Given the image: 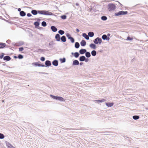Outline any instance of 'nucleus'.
Segmentation results:
<instances>
[{
    "label": "nucleus",
    "instance_id": "56",
    "mask_svg": "<svg viewBox=\"0 0 148 148\" xmlns=\"http://www.w3.org/2000/svg\"><path fill=\"white\" fill-rule=\"evenodd\" d=\"M43 73V74H46V73Z\"/></svg>",
    "mask_w": 148,
    "mask_h": 148
},
{
    "label": "nucleus",
    "instance_id": "41",
    "mask_svg": "<svg viewBox=\"0 0 148 148\" xmlns=\"http://www.w3.org/2000/svg\"><path fill=\"white\" fill-rule=\"evenodd\" d=\"M133 39V38H132L130 37L129 36L127 37V40H132Z\"/></svg>",
    "mask_w": 148,
    "mask_h": 148
},
{
    "label": "nucleus",
    "instance_id": "38",
    "mask_svg": "<svg viewBox=\"0 0 148 148\" xmlns=\"http://www.w3.org/2000/svg\"><path fill=\"white\" fill-rule=\"evenodd\" d=\"M60 60L62 63L64 62H65L66 61L65 58H63V59H60Z\"/></svg>",
    "mask_w": 148,
    "mask_h": 148
},
{
    "label": "nucleus",
    "instance_id": "53",
    "mask_svg": "<svg viewBox=\"0 0 148 148\" xmlns=\"http://www.w3.org/2000/svg\"><path fill=\"white\" fill-rule=\"evenodd\" d=\"M83 64V63L82 62H80V63H79V64L80 65H82V64Z\"/></svg>",
    "mask_w": 148,
    "mask_h": 148
},
{
    "label": "nucleus",
    "instance_id": "22",
    "mask_svg": "<svg viewBox=\"0 0 148 148\" xmlns=\"http://www.w3.org/2000/svg\"><path fill=\"white\" fill-rule=\"evenodd\" d=\"M88 35L89 37H92L94 35V33L93 32H89L88 33Z\"/></svg>",
    "mask_w": 148,
    "mask_h": 148
},
{
    "label": "nucleus",
    "instance_id": "30",
    "mask_svg": "<svg viewBox=\"0 0 148 148\" xmlns=\"http://www.w3.org/2000/svg\"><path fill=\"white\" fill-rule=\"evenodd\" d=\"M58 33L60 35H62L64 34V31L62 30H60L59 31Z\"/></svg>",
    "mask_w": 148,
    "mask_h": 148
},
{
    "label": "nucleus",
    "instance_id": "3",
    "mask_svg": "<svg viewBox=\"0 0 148 148\" xmlns=\"http://www.w3.org/2000/svg\"><path fill=\"white\" fill-rule=\"evenodd\" d=\"M108 10L109 11H111L114 10L116 8V6L114 4L110 3L108 4Z\"/></svg>",
    "mask_w": 148,
    "mask_h": 148
},
{
    "label": "nucleus",
    "instance_id": "19",
    "mask_svg": "<svg viewBox=\"0 0 148 148\" xmlns=\"http://www.w3.org/2000/svg\"><path fill=\"white\" fill-rule=\"evenodd\" d=\"M61 40L62 42H65L66 41V37L64 36H62L61 38Z\"/></svg>",
    "mask_w": 148,
    "mask_h": 148
},
{
    "label": "nucleus",
    "instance_id": "12",
    "mask_svg": "<svg viewBox=\"0 0 148 148\" xmlns=\"http://www.w3.org/2000/svg\"><path fill=\"white\" fill-rule=\"evenodd\" d=\"M11 58L9 56H6L4 57L3 60H4L8 61L11 60Z\"/></svg>",
    "mask_w": 148,
    "mask_h": 148
},
{
    "label": "nucleus",
    "instance_id": "15",
    "mask_svg": "<svg viewBox=\"0 0 148 148\" xmlns=\"http://www.w3.org/2000/svg\"><path fill=\"white\" fill-rule=\"evenodd\" d=\"M82 36L86 40H89V38L88 35H87L85 33H83L82 34Z\"/></svg>",
    "mask_w": 148,
    "mask_h": 148
},
{
    "label": "nucleus",
    "instance_id": "31",
    "mask_svg": "<svg viewBox=\"0 0 148 148\" xmlns=\"http://www.w3.org/2000/svg\"><path fill=\"white\" fill-rule=\"evenodd\" d=\"M107 19V17L105 16H103L101 17V19L103 21H106Z\"/></svg>",
    "mask_w": 148,
    "mask_h": 148
},
{
    "label": "nucleus",
    "instance_id": "25",
    "mask_svg": "<svg viewBox=\"0 0 148 148\" xmlns=\"http://www.w3.org/2000/svg\"><path fill=\"white\" fill-rule=\"evenodd\" d=\"M5 46V44L3 43H0V48H3Z\"/></svg>",
    "mask_w": 148,
    "mask_h": 148
},
{
    "label": "nucleus",
    "instance_id": "26",
    "mask_svg": "<svg viewBox=\"0 0 148 148\" xmlns=\"http://www.w3.org/2000/svg\"><path fill=\"white\" fill-rule=\"evenodd\" d=\"M7 145L8 148H15L12 145L9 143L7 144Z\"/></svg>",
    "mask_w": 148,
    "mask_h": 148
},
{
    "label": "nucleus",
    "instance_id": "1",
    "mask_svg": "<svg viewBox=\"0 0 148 148\" xmlns=\"http://www.w3.org/2000/svg\"><path fill=\"white\" fill-rule=\"evenodd\" d=\"M41 14L46 15H52L53 13L50 12L47 10H38V11L35 10H32L31 13L34 15H36L37 14V13Z\"/></svg>",
    "mask_w": 148,
    "mask_h": 148
},
{
    "label": "nucleus",
    "instance_id": "8",
    "mask_svg": "<svg viewBox=\"0 0 148 148\" xmlns=\"http://www.w3.org/2000/svg\"><path fill=\"white\" fill-rule=\"evenodd\" d=\"M45 64L46 65L45 66H49L51 64V62L49 60H46L45 62Z\"/></svg>",
    "mask_w": 148,
    "mask_h": 148
},
{
    "label": "nucleus",
    "instance_id": "51",
    "mask_svg": "<svg viewBox=\"0 0 148 148\" xmlns=\"http://www.w3.org/2000/svg\"><path fill=\"white\" fill-rule=\"evenodd\" d=\"M18 11H19L20 12V11H21V9L20 8H19L18 9Z\"/></svg>",
    "mask_w": 148,
    "mask_h": 148
},
{
    "label": "nucleus",
    "instance_id": "43",
    "mask_svg": "<svg viewBox=\"0 0 148 148\" xmlns=\"http://www.w3.org/2000/svg\"><path fill=\"white\" fill-rule=\"evenodd\" d=\"M40 60L42 61H43L45 60V58L44 57H42L40 58Z\"/></svg>",
    "mask_w": 148,
    "mask_h": 148
},
{
    "label": "nucleus",
    "instance_id": "5",
    "mask_svg": "<svg viewBox=\"0 0 148 148\" xmlns=\"http://www.w3.org/2000/svg\"><path fill=\"white\" fill-rule=\"evenodd\" d=\"M95 44H97L98 43L101 44L102 42V40L101 38L97 37L95 38L93 41Z\"/></svg>",
    "mask_w": 148,
    "mask_h": 148
},
{
    "label": "nucleus",
    "instance_id": "6",
    "mask_svg": "<svg viewBox=\"0 0 148 148\" xmlns=\"http://www.w3.org/2000/svg\"><path fill=\"white\" fill-rule=\"evenodd\" d=\"M55 38L56 40L58 41H60V35L58 34H57L55 36Z\"/></svg>",
    "mask_w": 148,
    "mask_h": 148
},
{
    "label": "nucleus",
    "instance_id": "35",
    "mask_svg": "<svg viewBox=\"0 0 148 148\" xmlns=\"http://www.w3.org/2000/svg\"><path fill=\"white\" fill-rule=\"evenodd\" d=\"M69 39L71 41V43H73L74 42L75 40L74 38L73 37H71V38H70Z\"/></svg>",
    "mask_w": 148,
    "mask_h": 148
},
{
    "label": "nucleus",
    "instance_id": "34",
    "mask_svg": "<svg viewBox=\"0 0 148 148\" xmlns=\"http://www.w3.org/2000/svg\"><path fill=\"white\" fill-rule=\"evenodd\" d=\"M42 25L43 27H45L47 25L45 21H43L42 23Z\"/></svg>",
    "mask_w": 148,
    "mask_h": 148
},
{
    "label": "nucleus",
    "instance_id": "49",
    "mask_svg": "<svg viewBox=\"0 0 148 148\" xmlns=\"http://www.w3.org/2000/svg\"><path fill=\"white\" fill-rule=\"evenodd\" d=\"M110 38L109 37H107V38H106V40H109Z\"/></svg>",
    "mask_w": 148,
    "mask_h": 148
},
{
    "label": "nucleus",
    "instance_id": "21",
    "mask_svg": "<svg viewBox=\"0 0 148 148\" xmlns=\"http://www.w3.org/2000/svg\"><path fill=\"white\" fill-rule=\"evenodd\" d=\"M20 15L22 16H24L26 15L25 13L23 11H21L20 12Z\"/></svg>",
    "mask_w": 148,
    "mask_h": 148
},
{
    "label": "nucleus",
    "instance_id": "23",
    "mask_svg": "<svg viewBox=\"0 0 148 148\" xmlns=\"http://www.w3.org/2000/svg\"><path fill=\"white\" fill-rule=\"evenodd\" d=\"M86 56L87 58H89L91 56L90 53L89 52H86L85 53Z\"/></svg>",
    "mask_w": 148,
    "mask_h": 148
},
{
    "label": "nucleus",
    "instance_id": "52",
    "mask_svg": "<svg viewBox=\"0 0 148 148\" xmlns=\"http://www.w3.org/2000/svg\"><path fill=\"white\" fill-rule=\"evenodd\" d=\"M107 35L108 37H109L110 36V34L108 33L107 34Z\"/></svg>",
    "mask_w": 148,
    "mask_h": 148
},
{
    "label": "nucleus",
    "instance_id": "18",
    "mask_svg": "<svg viewBox=\"0 0 148 148\" xmlns=\"http://www.w3.org/2000/svg\"><path fill=\"white\" fill-rule=\"evenodd\" d=\"M51 29L53 32H56L57 31V28L53 26L51 27Z\"/></svg>",
    "mask_w": 148,
    "mask_h": 148
},
{
    "label": "nucleus",
    "instance_id": "20",
    "mask_svg": "<svg viewBox=\"0 0 148 148\" xmlns=\"http://www.w3.org/2000/svg\"><path fill=\"white\" fill-rule=\"evenodd\" d=\"M71 54H74V56L76 58H78L79 57V53L77 52H76L75 53H73L72 52Z\"/></svg>",
    "mask_w": 148,
    "mask_h": 148
},
{
    "label": "nucleus",
    "instance_id": "13",
    "mask_svg": "<svg viewBox=\"0 0 148 148\" xmlns=\"http://www.w3.org/2000/svg\"><path fill=\"white\" fill-rule=\"evenodd\" d=\"M86 49H81L79 51L80 53L81 54H84V53H86Z\"/></svg>",
    "mask_w": 148,
    "mask_h": 148
},
{
    "label": "nucleus",
    "instance_id": "44",
    "mask_svg": "<svg viewBox=\"0 0 148 148\" xmlns=\"http://www.w3.org/2000/svg\"><path fill=\"white\" fill-rule=\"evenodd\" d=\"M3 56H4V54L2 53V54L0 55V58L2 59L3 58Z\"/></svg>",
    "mask_w": 148,
    "mask_h": 148
},
{
    "label": "nucleus",
    "instance_id": "37",
    "mask_svg": "<svg viewBox=\"0 0 148 148\" xmlns=\"http://www.w3.org/2000/svg\"><path fill=\"white\" fill-rule=\"evenodd\" d=\"M61 17L63 19H65L66 18V16L65 15H63L61 16Z\"/></svg>",
    "mask_w": 148,
    "mask_h": 148
},
{
    "label": "nucleus",
    "instance_id": "55",
    "mask_svg": "<svg viewBox=\"0 0 148 148\" xmlns=\"http://www.w3.org/2000/svg\"><path fill=\"white\" fill-rule=\"evenodd\" d=\"M14 58H17V57H16V56H14Z\"/></svg>",
    "mask_w": 148,
    "mask_h": 148
},
{
    "label": "nucleus",
    "instance_id": "46",
    "mask_svg": "<svg viewBox=\"0 0 148 148\" xmlns=\"http://www.w3.org/2000/svg\"><path fill=\"white\" fill-rule=\"evenodd\" d=\"M85 61L86 62H88L89 61V59L88 58H86V60H85Z\"/></svg>",
    "mask_w": 148,
    "mask_h": 148
},
{
    "label": "nucleus",
    "instance_id": "27",
    "mask_svg": "<svg viewBox=\"0 0 148 148\" xmlns=\"http://www.w3.org/2000/svg\"><path fill=\"white\" fill-rule=\"evenodd\" d=\"M75 47L76 48H78L79 47V44L78 42H76L75 43Z\"/></svg>",
    "mask_w": 148,
    "mask_h": 148
},
{
    "label": "nucleus",
    "instance_id": "9",
    "mask_svg": "<svg viewBox=\"0 0 148 148\" xmlns=\"http://www.w3.org/2000/svg\"><path fill=\"white\" fill-rule=\"evenodd\" d=\"M52 64L55 66H57L58 65V61L57 60H55L52 62Z\"/></svg>",
    "mask_w": 148,
    "mask_h": 148
},
{
    "label": "nucleus",
    "instance_id": "24",
    "mask_svg": "<svg viewBox=\"0 0 148 148\" xmlns=\"http://www.w3.org/2000/svg\"><path fill=\"white\" fill-rule=\"evenodd\" d=\"M106 100L105 99H101V100H95L94 101L96 102V101H97V102H103L105 101H106Z\"/></svg>",
    "mask_w": 148,
    "mask_h": 148
},
{
    "label": "nucleus",
    "instance_id": "42",
    "mask_svg": "<svg viewBox=\"0 0 148 148\" xmlns=\"http://www.w3.org/2000/svg\"><path fill=\"white\" fill-rule=\"evenodd\" d=\"M19 51H22L24 49L23 47H21L19 48Z\"/></svg>",
    "mask_w": 148,
    "mask_h": 148
},
{
    "label": "nucleus",
    "instance_id": "39",
    "mask_svg": "<svg viewBox=\"0 0 148 148\" xmlns=\"http://www.w3.org/2000/svg\"><path fill=\"white\" fill-rule=\"evenodd\" d=\"M34 25L36 26H38L39 25V23L38 22H36L34 23Z\"/></svg>",
    "mask_w": 148,
    "mask_h": 148
},
{
    "label": "nucleus",
    "instance_id": "28",
    "mask_svg": "<svg viewBox=\"0 0 148 148\" xmlns=\"http://www.w3.org/2000/svg\"><path fill=\"white\" fill-rule=\"evenodd\" d=\"M91 53L92 56H95L96 55V52L95 50H93L91 51Z\"/></svg>",
    "mask_w": 148,
    "mask_h": 148
},
{
    "label": "nucleus",
    "instance_id": "40",
    "mask_svg": "<svg viewBox=\"0 0 148 148\" xmlns=\"http://www.w3.org/2000/svg\"><path fill=\"white\" fill-rule=\"evenodd\" d=\"M18 57L20 59H21L23 58V56L22 55L19 54L18 55Z\"/></svg>",
    "mask_w": 148,
    "mask_h": 148
},
{
    "label": "nucleus",
    "instance_id": "16",
    "mask_svg": "<svg viewBox=\"0 0 148 148\" xmlns=\"http://www.w3.org/2000/svg\"><path fill=\"white\" fill-rule=\"evenodd\" d=\"M89 46L91 48L93 49H96V46L94 44H93L92 43Z\"/></svg>",
    "mask_w": 148,
    "mask_h": 148
},
{
    "label": "nucleus",
    "instance_id": "47",
    "mask_svg": "<svg viewBox=\"0 0 148 148\" xmlns=\"http://www.w3.org/2000/svg\"><path fill=\"white\" fill-rule=\"evenodd\" d=\"M20 44L21 45H23L24 44V43L23 42V41H21V42H20Z\"/></svg>",
    "mask_w": 148,
    "mask_h": 148
},
{
    "label": "nucleus",
    "instance_id": "32",
    "mask_svg": "<svg viewBox=\"0 0 148 148\" xmlns=\"http://www.w3.org/2000/svg\"><path fill=\"white\" fill-rule=\"evenodd\" d=\"M107 36L106 35H103L102 37V38L103 40H106V39Z\"/></svg>",
    "mask_w": 148,
    "mask_h": 148
},
{
    "label": "nucleus",
    "instance_id": "29",
    "mask_svg": "<svg viewBox=\"0 0 148 148\" xmlns=\"http://www.w3.org/2000/svg\"><path fill=\"white\" fill-rule=\"evenodd\" d=\"M139 116L138 115H134L133 116V118L134 120H137L139 119Z\"/></svg>",
    "mask_w": 148,
    "mask_h": 148
},
{
    "label": "nucleus",
    "instance_id": "7",
    "mask_svg": "<svg viewBox=\"0 0 148 148\" xmlns=\"http://www.w3.org/2000/svg\"><path fill=\"white\" fill-rule=\"evenodd\" d=\"M33 65H35L36 66H41V67H45V66L44 65H42L41 64H38L37 62L33 63H32Z\"/></svg>",
    "mask_w": 148,
    "mask_h": 148
},
{
    "label": "nucleus",
    "instance_id": "11",
    "mask_svg": "<svg viewBox=\"0 0 148 148\" xmlns=\"http://www.w3.org/2000/svg\"><path fill=\"white\" fill-rule=\"evenodd\" d=\"M114 103H106V105L108 107H111L113 106Z\"/></svg>",
    "mask_w": 148,
    "mask_h": 148
},
{
    "label": "nucleus",
    "instance_id": "2",
    "mask_svg": "<svg viewBox=\"0 0 148 148\" xmlns=\"http://www.w3.org/2000/svg\"><path fill=\"white\" fill-rule=\"evenodd\" d=\"M50 97L53 99H55L56 100H59L61 101H64V99L61 97H58L53 96L52 95H51Z\"/></svg>",
    "mask_w": 148,
    "mask_h": 148
},
{
    "label": "nucleus",
    "instance_id": "45",
    "mask_svg": "<svg viewBox=\"0 0 148 148\" xmlns=\"http://www.w3.org/2000/svg\"><path fill=\"white\" fill-rule=\"evenodd\" d=\"M32 14L29 13H27V16L28 17L31 16H32Z\"/></svg>",
    "mask_w": 148,
    "mask_h": 148
},
{
    "label": "nucleus",
    "instance_id": "48",
    "mask_svg": "<svg viewBox=\"0 0 148 148\" xmlns=\"http://www.w3.org/2000/svg\"><path fill=\"white\" fill-rule=\"evenodd\" d=\"M53 45V44L52 42H51L50 43H49V46H51V45Z\"/></svg>",
    "mask_w": 148,
    "mask_h": 148
},
{
    "label": "nucleus",
    "instance_id": "17",
    "mask_svg": "<svg viewBox=\"0 0 148 148\" xmlns=\"http://www.w3.org/2000/svg\"><path fill=\"white\" fill-rule=\"evenodd\" d=\"M81 45L82 46H84L86 45V42L85 40H82L80 42Z\"/></svg>",
    "mask_w": 148,
    "mask_h": 148
},
{
    "label": "nucleus",
    "instance_id": "50",
    "mask_svg": "<svg viewBox=\"0 0 148 148\" xmlns=\"http://www.w3.org/2000/svg\"><path fill=\"white\" fill-rule=\"evenodd\" d=\"M76 31H77V32H79V30L78 29H76Z\"/></svg>",
    "mask_w": 148,
    "mask_h": 148
},
{
    "label": "nucleus",
    "instance_id": "54",
    "mask_svg": "<svg viewBox=\"0 0 148 148\" xmlns=\"http://www.w3.org/2000/svg\"><path fill=\"white\" fill-rule=\"evenodd\" d=\"M76 5H77V6H78L79 4H78L77 3H76Z\"/></svg>",
    "mask_w": 148,
    "mask_h": 148
},
{
    "label": "nucleus",
    "instance_id": "33",
    "mask_svg": "<svg viewBox=\"0 0 148 148\" xmlns=\"http://www.w3.org/2000/svg\"><path fill=\"white\" fill-rule=\"evenodd\" d=\"M4 137V136L3 134L0 133V139H3Z\"/></svg>",
    "mask_w": 148,
    "mask_h": 148
},
{
    "label": "nucleus",
    "instance_id": "14",
    "mask_svg": "<svg viewBox=\"0 0 148 148\" xmlns=\"http://www.w3.org/2000/svg\"><path fill=\"white\" fill-rule=\"evenodd\" d=\"M79 59L80 61L83 62L86 60V57L84 56H82L79 57Z\"/></svg>",
    "mask_w": 148,
    "mask_h": 148
},
{
    "label": "nucleus",
    "instance_id": "4",
    "mask_svg": "<svg viewBox=\"0 0 148 148\" xmlns=\"http://www.w3.org/2000/svg\"><path fill=\"white\" fill-rule=\"evenodd\" d=\"M127 13V11H121L118 12L116 13L114 15L115 16H118L121 15H125Z\"/></svg>",
    "mask_w": 148,
    "mask_h": 148
},
{
    "label": "nucleus",
    "instance_id": "10",
    "mask_svg": "<svg viewBox=\"0 0 148 148\" xmlns=\"http://www.w3.org/2000/svg\"><path fill=\"white\" fill-rule=\"evenodd\" d=\"M79 61L77 60H74L73 62V65H79Z\"/></svg>",
    "mask_w": 148,
    "mask_h": 148
},
{
    "label": "nucleus",
    "instance_id": "36",
    "mask_svg": "<svg viewBox=\"0 0 148 148\" xmlns=\"http://www.w3.org/2000/svg\"><path fill=\"white\" fill-rule=\"evenodd\" d=\"M66 36L68 38V39H69L71 37V36L69 33H67L66 34Z\"/></svg>",
    "mask_w": 148,
    "mask_h": 148
}]
</instances>
